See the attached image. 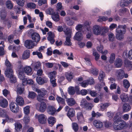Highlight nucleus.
I'll return each mask as SVG.
<instances>
[{"label":"nucleus","mask_w":132,"mask_h":132,"mask_svg":"<svg viewBox=\"0 0 132 132\" xmlns=\"http://www.w3.org/2000/svg\"><path fill=\"white\" fill-rule=\"evenodd\" d=\"M109 28L108 27H101L98 25H94L92 28V32L94 34L96 35H101L104 36L108 32Z\"/></svg>","instance_id":"f03ea898"},{"label":"nucleus","mask_w":132,"mask_h":132,"mask_svg":"<svg viewBox=\"0 0 132 132\" xmlns=\"http://www.w3.org/2000/svg\"><path fill=\"white\" fill-rule=\"evenodd\" d=\"M36 94L34 92H29L28 96L29 98L32 99L34 98L36 96Z\"/></svg>","instance_id":"13d9d810"},{"label":"nucleus","mask_w":132,"mask_h":132,"mask_svg":"<svg viewBox=\"0 0 132 132\" xmlns=\"http://www.w3.org/2000/svg\"><path fill=\"white\" fill-rule=\"evenodd\" d=\"M89 25V23L88 21H86L83 25L84 28L86 29V30L88 31H90L91 30L90 27Z\"/></svg>","instance_id":"a19ab883"},{"label":"nucleus","mask_w":132,"mask_h":132,"mask_svg":"<svg viewBox=\"0 0 132 132\" xmlns=\"http://www.w3.org/2000/svg\"><path fill=\"white\" fill-rule=\"evenodd\" d=\"M84 28V26L80 24H79L76 26L75 29L77 31H81Z\"/></svg>","instance_id":"864d4df0"},{"label":"nucleus","mask_w":132,"mask_h":132,"mask_svg":"<svg viewBox=\"0 0 132 132\" xmlns=\"http://www.w3.org/2000/svg\"><path fill=\"white\" fill-rule=\"evenodd\" d=\"M3 93L5 97H6L7 95H10V93L9 91L6 89L3 90Z\"/></svg>","instance_id":"774afa93"},{"label":"nucleus","mask_w":132,"mask_h":132,"mask_svg":"<svg viewBox=\"0 0 132 132\" xmlns=\"http://www.w3.org/2000/svg\"><path fill=\"white\" fill-rule=\"evenodd\" d=\"M109 38V40L111 41H112L115 37L114 34L112 33H110L108 34Z\"/></svg>","instance_id":"e2e57ef3"},{"label":"nucleus","mask_w":132,"mask_h":132,"mask_svg":"<svg viewBox=\"0 0 132 132\" xmlns=\"http://www.w3.org/2000/svg\"><path fill=\"white\" fill-rule=\"evenodd\" d=\"M17 68L16 71L18 72V77L20 80L22 81V84L23 81H25L26 78H25V74L23 71V66L21 63L20 61H19L16 64Z\"/></svg>","instance_id":"39448f33"},{"label":"nucleus","mask_w":132,"mask_h":132,"mask_svg":"<svg viewBox=\"0 0 132 132\" xmlns=\"http://www.w3.org/2000/svg\"><path fill=\"white\" fill-rule=\"evenodd\" d=\"M48 35V37L47 38L48 40L50 41L51 44H53L55 42V40L54 39V34L51 32L50 31L47 34Z\"/></svg>","instance_id":"6ab92c4d"},{"label":"nucleus","mask_w":132,"mask_h":132,"mask_svg":"<svg viewBox=\"0 0 132 132\" xmlns=\"http://www.w3.org/2000/svg\"><path fill=\"white\" fill-rule=\"evenodd\" d=\"M41 65L40 63L39 62H36L34 67V69L35 70H37L38 69H39L40 68Z\"/></svg>","instance_id":"5fc2aeb1"},{"label":"nucleus","mask_w":132,"mask_h":132,"mask_svg":"<svg viewBox=\"0 0 132 132\" xmlns=\"http://www.w3.org/2000/svg\"><path fill=\"white\" fill-rule=\"evenodd\" d=\"M8 105L7 100L3 97H0V106L3 108H6Z\"/></svg>","instance_id":"2eb2a0df"},{"label":"nucleus","mask_w":132,"mask_h":132,"mask_svg":"<svg viewBox=\"0 0 132 132\" xmlns=\"http://www.w3.org/2000/svg\"><path fill=\"white\" fill-rule=\"evenodd\" d=\"M123 85L125 88L126 89L124 91L127 92L128 91V89L130 86V84L127 79H125L123 81Z\"/></svg>","instance_id":"2f4dec72"},{"label":"nucleus","mask_w":132,"mask_h":132,"mask_svg":"<svg viewBox=\"0 0 132 132\" xmlns=\"http://www.w3.org/2000/svg\"><path fill=\"white\" fill-rule=\"evenodd\" d=\"M75 112L74 109L72 108H70L67 113V116L70 119L71 121H73L71 119L72 117H73L75 116Z\"/></svg>","instance_id":"f3484780"},{"label":"nucleus","mask_w":132,"mask_h":132,"mask_svg":"<svg viewBox=\"0 0 132 132\" xmlns=\"http://www.w3.org/2000/svg\"><path fill=\"white\" fill-rule=\"evenodd\" d=\"M88 103L85 99L82 98L81 100L80 105L82 108H85Z\"/></svg>","instance_id":"49530a36"},{"label":"nucleus","mask_w":132,"mask_h":132,"mask_svg":"<svg viewBox=\"0 0 132 132\" xmlns=\"http://www.w3.org/2000/svg\"><path fill=\"white\" fill-rule=\"evenodd\" d=\"M10 110L13 112L17 113L19 110V108L14 102H11L10 105Z\"/></svg>","instance_id":"f8f14e48"},{"label":"nucleus","mask_w":132,"mask_h":132,"mask_svg":"<svg viewBox=\"0 0 132 132\" xmlns=\"http://www.w3.org/2000/svg\"><path fill=\"white\" fill-rule=\"evenodd\" d=\"M34 83L33 81L31 79H29L27 80L26 78V80L25 81H23L22 84L23 85H26L27 84L30 85H32Z\"/></svg>","instance_id":"37998d69"},{"label":"nucleus","mask_w":132,"mask_h":132,"mask_svg":"<svg viewBox=\"0 0 132 132\" xmlns=\"http://www.w3.org/2000/svg\"><path fill=\"white\" fill-rule=\"evenodd\" d=\"M56 100L57 101L59 105L64 106L65 104L64 100L62 98L57 96L56 98Z\"/></svg>","instance_id":"f704fd0d"},{"label":"nucleus","mask_w":132,"mask_h":132,"mask_svg":"<svg viewBox=\"0 0 132 132\" xmlns=\"http://www.w3.org/2000/svg\"><path fill=\"white\" fill-rule=\"evenodd\" d=\"M22 85H18L17 87L16 92L18 94H21L23 93L24 89L22 87Z\"/></svg>","instance_id":"e433bc0d"},{"label":"nucleus","mask_w":132,"mask_h":132,"mask_svg":"<svg viewBox=\"0 0 132 132\" xmlns=\"http://www.w3.org/2000/svg\"><path fill=\"white\" fill-rule=\"evenodd\" d=\"M131 109L130 105L128 103L124 104L122 106V110L124 112H127L129 111Z\"/></svg>","instance_id":"a878e982"},{"label":"nucleus","mask_w":132,"mask_h":132,"mask_svg":"<svg viewBox=\"0 0 132 132\" xmlns=\"http://www.w3.org/2000/svg\"><path fill=\"white\" fill-rule=\"evenodd\" d=\"M77 117L79 121H82L84 119L83 116L81 112H78L77 113Z\"/></svg>","instance_id":"603ef678"},{"label":"nucleus","mask_w":132,"mask_h":132,"mask_svg":"<svg viewBox=\"0 0 132 132\" xmlns=\"http://www.w3.org/2000/svg\"><path fill=\"white\" fill-rule=\"evenodd\" d=\"M117 77L118 79H121L124 77V71L122 69H119L117 71Z\"/></svg>","instance_id":"cd10ccee"},{"label":"nucleus","mask_w":132,"mask_h":132,"mask_svg":"<svg viewBox=\"0 0 132 132\" xmlns=\"http://www.w3.org/2000/svg\"><path fill=\"white\" fill-rule=\"evenodd\" d=\"M105 76V73L104 72L102 71H101L100 73V75L98 77L99 80L100 81H102L103 78Z\"/></svg>","instance_id":"6e6d98bb"},{"label":"nucleus","mask_w":132,"mask_h":132,"mask_svg":"<svg viewBox=\"0 0 132 132\" xmlns=\"http://www.w3.org/2000/svg\"><path fill=\"white\" fill-rule=\"evenodd\" d=\"M120 98L123 102H126L129 100V97L128 94L125 93L122 94L120 96Z\"/></svg>","instance_id":"c85d7f7f"},{"label":"nucleus","mask_w":132,"mask_h":132,"mask_svg":"<svg viewBox=\"0 0 132 132\" xmlns=\"http://www.w3.org/2000/svg\"><path fill=\"white\" fill-rule=\"evenodd\" d=\"M65 76L67 80L70 81L73 78L74 75L73 73L71 72H68L65 73Z\"/></svg>","instance_id":"c756f323"},{"label":"nucleus","mask_w":132,"mask_h":132,"mask_svg":"<svg viewBox=\"0 0 132 132\" xmlns=\"http://www.w3.org/2000/svg\"><path fill=\"white\" fill-rule=\"evenodd\" d=\"M108 19L107 17H105V16H101L99 17L98 19L97 20V21L98 22H101L102 21H106Z\"/></svg>","instance_id":"4d7b16f0"},{"label":"nucleus","mask_w":132,"mask_h":132,"mask_svg":"<svg viewBox=\"0 0 132 132\" xmlns=\"http://www.w3.org/2000/svg\"><path fill=\"white\" fill-rule=\"evenodd\" d=\"M32 88L34 91L38 94L37 99L39 101L46 102L47 101V100L44 99V96L47 93L46 90L44 88L38 89L33 87H32Z\"/></svg>","instance_id":"20e7f679"},{"label":"nucleus","mask_w":132,"mask_h":132,"mask_svg":"<svg viewBox=\"0 0 132 132\" xmlns=\"http://www.w3.org/2000/svg\"><path fill=\"white\" fill-rule=\"evenodd\" d=\"M66 101L68 105L69 106L73 105L76 103L75 100L72 98H66Z\"/></svg>","instance_id":"4be33fe9"},{"label":"nucleus","mask_w":132,"mask_h":132,"mask_svg":"<svg viewBox=\"0 0 132 132\" xmlns=\"http://www.w3.org/2000/svg\"><path fill=\"white\" fill-rule=\"evenodd\" d=\"M7 115V112L5 110L0 108V117L5 118L6 116Z\"/></svg>","instance_id":"ea45409f"},{"label":"nucleus","mask_w":132,"mask_h":132,"mask_svg":"<svg viewBox=\"0 0 132 132\" xmlns=\"http://www.w3.org/2000/svg\"><path fill=\"white\" fill-rule=\"evenodd\" d=\"M32 54L33 55H37L39 59H42L43 56L42 53L38 51L33 52H32Z\"/></svg>","instance_id":"09e8293b"},{"label":"nucleus","mask_w":132,"mask_h":132,"mask_svg":"<svg viewBox=\"0 0 132 132\" xmlns=\"http://www.w3.org/2000/svg\"><path fill=\"white\" fill-rule=\"evenodd\" d=\"M68 91L70 95H73L75 93V91L74 87L72 86H70L68 89Z\"/></svg>","instance_id":"a18cd8bd"},{"label":"nucleus","mask_w":132,"mask_h":132,"mask_svg":"<svg viewBox=\"0 0 132 132\" xmlns=\"http://www.w3.org/2000/svg\"><path fill=\"white\" fill-rule=\"evenodd\" d=\"M124 66L130 70L132 69V62L130 61L126 60L124 62Z\"/></svg>","instance_id":"bb28decb"},{"label":"nucleus","mask_w":132,"mask_h":132,"mask_svg":"<svg viewBox=\"0 0 132 132\" xmlns=\"http://www.w3.org/2000/svg\"><path fill=\"white\" fill-rule=\"evenodd\" d=\"M48 75L50 79H55L57 76V72L55 71H53L48 73Z\"/></svg>","instance_id":"473e14b6"},{"label":"nucleus","mask_w":132,"mask_h":132,"mask_svg":"<svg viewBox=\"0 0 132 132\" xmlns=\"http://www.w3.org/2000/svg\"><path fill=\"white\" fill-rule=\"evenodd\" d=\"M5 65L6 67L7 68L5 71V72L7 71V70L9 72H10L9 71V70H10L11 69V70H12V65L7 59H6L5 61Z\"/></svg>","instance_id":"7c9ffc66"},{"label":"nucleus","mask_w":132,"mask_h":132,"mask_svg":"<svg viewBox=\"0 0 132 132\" xmlns=\"http://www.w3.org/2000/svg\"><path fill=\"white\" fill-rule=\"evenodd\" d=\"M46 108V103L44 102L41 103L40 105L39 110L42 112H44Z\"/></svg>","instance_id":"72a5a7b5"},{"label":"nucleus","mask_w":132,"mask_h":132,"mask_svg":"<svg viewBox=\"0 0 132 132\" xmlns=\"http://www.w3.org/2000/svg\"><path fill=\"white\" fill-rule=\"evenodd\" d=\"M30 107L29 106H27L23 108V111L24 114L27 115L30 113Z\"/></svg>","instance_id":"de8ad7c7"},{"label":"nucleus","mask_w":132,"mask_h":132,"mask_svg":"<svg viewBox=\"0 0 132 132\" xmlns=\"http://www.w3.org/2000/svg\"><path fill=\"white\" fill-rule=\"evenodd\" d=\"M31 38L34 42H37L39 41L40 37L39 34L36 32H35L32 35Z\"/></svg>","instance_id":"393cba45"},{"label":"nucleus","mask_w":132,"mask_h":132,"mask_svg":"<svg viewBox=\"0 0 132 132\" xmlns=\"http://www.w3.org/2000/svg\"><path fill=\"white\" fill-rule=\"evenodd\" d=\"M72 127L73 129L75 132L77 131L79 129L78 126L77 124L75 122H73L72 123Z\"/></svg>","instance_id":"8fccbe9b"},{"label":"nucleus","mask_w":132,"mask_h":132,"mask_svg":"<svg viewBox=\"0 0 132 132\" xmlns=\"http://www.w3.org/2000/svg\"><path fill=\"white\" fill-rule=\"evenodd\" d=\"M30 51L29 50H27L25 51L22 55V59L25 60L29 58L30 57Z\"/></svg>","instance_id":"b1692460"},{"label":"nucleus","mask_w":132,"mask_h":132,"mask_svg":"<svg viewBox=\"0 0 132 132\" xmlns=\"http://www.w3.org/2000/svg\"><path fill=\"white\" fill-rule=\"evenodd\" d=\"M9 72L7 70L5 73L6 76L10 78L11 82L12 83H14L16 81V78L13 75V70H10Z\"/></svg>","instance_id":"6e6552de"},{"label":"nucleus","mask_w":132,"mask_h":132,"mask_svg":"<svg viewBox=\"0 0 132 132\" xmlns=\"http://www.w3.org/2000/svg\"><path fill=\"white\" fill-rule=\"evenodd\" d=\"M27 7L30 9H34L36 7V4L33 3H29L27 4Z\"/></svg>","instance_id":"3c124183"},{"label":"nucleus","mask_w":132,"mask_h":132,"mask_svg":"<svg viewBox=\"0 0 132 132\" xmlns=\"http://www.w3.org/2000/svg\"><path fill=\"white\" fill-rule=\"evenodd\" d=\"M132 3V0H123L121 1L117 5L118 7L127 6Z\"/></svg>","instance_id":"1a4fd4ad"},{"label":"nucleus","mask_w":132,"mask_h":132,"mask_svg":"<svg viewBox=\"0 0 132 132\" xmlns=\"http://www.w3.org/2000/svg\"><path fill=\"white\" fill-rule=\"evenodd\" d=\"M16 101L17 104L20 106L23 105L24 103V101L23 98L19 96H18L16 97Z\"/></svg>","instance_id":"a211bd4d"},{"label":"nucleus","mask_w":132,"mask_h":132,"mask_svg":"<svg viewBox=\"0 0 132 132\" xmlns=\"http://www.w3.org/2000/svg\"><path fill=\"white\" fill-rule=\"evenodd\" d=\"M93 56L95 57V59L96 60H98L100 58V55L96 51L93 52Z\"/></svg>","instance_id":"052dcab7"},{"label":"nucleus","mask_w":132,"mask_h":132,"mask_svg":"<svg viewBox=\"0 0 132 132\" xmlns=\"http://www.w3.org/2000/svg\"><path fill=\"white\" fill-rule=\"evenodd\" d=\"M35 117L36 118L38 119L39 122L40 124H45L47 122V117L43 114L39 115L36 114L35 115Z\"/></svg>","instance_id":"0eeeda50"},{"label":"nucleus","mask_w":132,"mask_h":132,"mask_svg":"<svg viewBox=\"0 0 132 132\" xmlns=\"http://www.w3.org/2000/svg\"><path fill=\"white\" fill-rule=\"evenodd\" d=\"M113 113L115 116L113 127L115 130H118L124 129L128 127V125L127 123L123 120L119 118L120 114V113L119 112Z\"/></svg>","instance_id":"f257e3e1"},{"label":"nucleus","mask_w":132,"mask_h":132,"mask_svg":"<svg viewBox=\"0 0 132 132\" xmlns=\"http://www.w3.org/2000/svg\"><path fill=\"white\" fill-rule=\"evenodd\" d=\"M16 2L17 4L21 6H24V0H16Z\"/></svg>","instance_id":"bf43d9fd"},{"label":"nucleus","mask_w":132,"mask_h":132,"mask_svg":"<svg viewBox=\"0 0 132 132\" xmlns=\"http://www.w3.org/2000/svg\"><path fill=\"white\" fill-rule=\"evenodd\" d=\"M48 120L49 124L52 126L56 122V119L53 117H50L48 118Z\"/></svg>","instance_id":"c9c22d12"},{"label":"nucleus","mask_w":132,"mask_h":132,"mask_svg":"<svg viewBox=\"0 0 132 132\" xmlns=\"http://www.w3.org/2000/svg\"><path fill=\"white\" fill-rule=\"evenodd\" d=\"M23 120L24 122L26 123H27L30 121L29 117L27 115H26L24 117Z\"/></svg>","instance_id":"338daca9"},{"label":"nucleus","mask_w":132,"mask_h":132,"mask_svg":"<svg viewBox=\"0 0 132 132\" xmlns=\"http://www.w3.org/2000/svg\"><path fill=\"white\" fill-rule=\"evenodd\" d=\"M83 38V36L82 34L80 32H77L75 34L74 37V39L78 41H80Z\"/></svg>","instance_id":"412c9836"},{"label":"nucleus","mask_w":132,"mask_h":132,"mask_svg":"<svg viewBox=\"0 0 132 132\" xmlns=\"http://www.w3.org/2000/svg\"><path fill=\"white\" fill-rule=\"evenodd\" d=\"M126 28V26L125 25H119L118 26L116 30L117 39L119 40H121L123 39Z\"/></svg>","instance_id":"7ed1b4c3"},{"label":"nucleus","mask_w":132,"mask_h":132,"mask_svg":"<svg viewBox=\"0 0 132 132\" xmlns=\"http://www.w3.org/2000/svg\"><path fill=\"white\" fill-rule=\"evenodd\" d=\"M55 64L54 63L48 62L46 63L45 65L47 67L49 68H51L54 65L55 67Z\"/></svg>","instance_id":"680f3d73"},{"label":"nucleus","mask_w":132,"mask_h":132,"mask_svg":"<svg viewBox=\"0 0 132 132\" xmlns=\"http://www.w3.org/2000/svg\"><path fill=\"white\" fill-rule=\"evenodd\" d=\"M6 7L8 9H11L13 6V5L12 2L10 0L7 1L5 3Z\"/></svg>","instance_id":"79ce46f5"},{"label":"nucleus","mask_w":132,"mask_h":132,"mask_svg":"<svg viewBox=\"0 0 132 132\" xmlns=\"http://www.w3.org/2000/svg\"><path fill=\"white\" fill-rule=\"evenodd\" d=\"M94 125L97 128L101 129L103 127V123L102 122L98 120H95L93 121Z\"/></svg>","instance_id":"4468645a"},{"label":"nucleus","mask_w":132,"mask_h":132,"mask_svg":"<svg viewBox=\"0 0 132 132\" xmlns=\"http://www.w3.org/2000/svg\"><path fill=\"white\" fill-rule=\"evenodd\" d=\"M47 111L48 114L51 115H54L56 112V109L52 106H49L47 107Z\"/></svg>","instance_id":"dca6fc26"},{"label":"nucleus","mask_w":132,"mask_h":132,"mask_svg":"<svg viewBox=\"0 0 132 132\" xmlns=\"http://www.w3.org/2000/svg\"><path fill=\"white\" fill-rule=\"evenodd\" d=\"M123 61L121 59L118 58L116 59L114 65L116 67L119 68L122 65Z\"/></svg>","instance_id":"5701e85b"},{"label":"nucleus","mask_w":132,"mask_h":132,"mask_svg":"<svg viewBox=\"0 0 132 132\" xmlns=\"http://www.w3.org/2000/svg\"><path fill=\"white\" fill-rule=\"evenodd\" d=\"M88 90L89 92V94L92 96L95 97L97 95V93L95 91H92L89 89H88Z\"/></svg>","instance_id":"69168bd1"},{"label":"nucleus","mask_w":132,"mask_h":132,"mask_svg":"<svg viewBox=\"0 0 132 132\" xmlns=\"http://www.w3.org/2000/svg\"><path fill=\"white\" fill-rule=\"evenodd\" d=\"M115 58V54L114 53H112L110 56L109 59V62L111 63H112L114 62Z\"/></svg>","instance_id":"c03bdc74"},{"label":"nucleus","mask_w":132,"mask_h":132,"mask_svg":"<svg viewBox=\"0 0 132 132\" xmlns=\"http://www.w3.org/2000/svg\"><path fill=\"white\" fill-rule=\"evenodd\" d=\"M36 80L37 82L39 85H43L44 83H46L48 81V79L45 77L42 78L41 77H37Z\"/></svg>","instance_id":"ddd939ff"},{"label":"nucleus","mask_w":132,"mask_h":132,"mask_svg":"<svg viewBox=\"0 0 132 132\" xmlns=\"http://www.w3.org/2000/svg\"><path fill=\"white\" fill-rule=\"evenodd\" d=\"M32 68L30 66H26L23 68L24 72L28 75H31L32 73Z\"/></svg>","instance_id":"aec40b11"},{"label":"nucleus","mask_w":132,"mask_h":132,"mask_svg":"<svg viewBox=\"0 0 132 132\" xmlns=\"http://www.w3.org/2000/svg\"><path fill=\"white\" fill-rule=\"evenodd\" d=\"M24 45L28 49H32L35 46L34 43L31 40H28L25 42Z\"/></svg>","instance_id":"9b49d317"},{"label":"nucleus","mask_w":132,"mask_h":132,"mask_svg":"<svg viewBox=\"0 0 132 132\" xmlns=\"http://www.w3.org/2000/svg\"><path fill=\"white\" fill-rule=\"evenodd\" d=\"M51 17L52 19L55 22L58 21L60 20L59 16L57 13L53 14Z\"/></svg>","instance_id":"4c0bfd02"},{"label":"nucleus","mask_w":132,"mask_h":132,"mask_svg":"<svg viewBox=\"0 0 132 132\" xmlns=\"http://www.w3.org/2000/svg\"><path fill=\"white\" fill-rule=\"evenodd\" d=\"M65 28H64L63 31L67 36L66 37L65 44L67 45L70 46L72 44L70 39L72 34V29L68 28H66L65 29Z\"/></svg>","instance_id":"423d86ee"},{"label":"nucleus","mask_w":132,"mask_h":132,"mask_svg":"<svg viewBox=\"0 0 132 132\" xmlns=\"http://www.w3.org/2000/svg\"><path fill=\"white\" fill-rule=\"evenodd\" d=\"M5 118H6V120L9 123H12L14 121V120L13 118L9 117L8 115L6 116Z\"/></svg>","instance_id":"0e129e2a"},{"label":"nucleus","mask_w":132,"mask_h":132,"mask_svg":"<svg viewBox=\"0 0 132 132\" xmlns=\"http://www.w3.org/2000/svg\"><path fill=\"white\" fill-rule=\"evenodd\" d=\"M122 56L124 58H127L130 60H132V49L128 51L125 50L122 54Z\"/></svg>","instance_id":"9d476101"},{"label":"nucleus","mask_w":132,"mask_h":132,"mask_svg":"<svg viewBox=\"0 0 132 132\" xmlns=\"http://www.w3.org/2000/svg\"><path fill=\"white\" fill-rule=\"evenodd\" d=\"M15 129L17 131H19L21 130L22 129V125L18 122H16L15 124Z\"/></svg>","instance_id":"58836bf2"}]
</instances>
